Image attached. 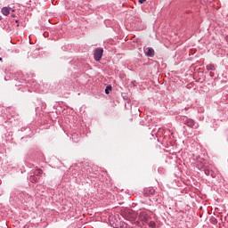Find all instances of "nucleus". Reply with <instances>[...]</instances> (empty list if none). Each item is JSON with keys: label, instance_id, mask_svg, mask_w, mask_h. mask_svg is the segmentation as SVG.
I'll return each instance as SVG.
<instances>
[{"label": "nucleus", "instance_id": "8", "mask_svg": "<svg viewBox=\"0 0 228 228\" xmlns=\"http://www.w3.org/2000/svg\"><path fill=\"white\" fill-rule=\"evenodd\" d=\"M145 195H154V190L153 189L146 190Z\"/></svg>", "mask_w": 228, "mask_h": 228}, {"label": "nucleus", "instance_id": "2", "mask_svg": "<svg viewBox=\"0 0 228 228\" xmlns=\"http://www.w3.org/2000/svg\"><path fill=\"white\" fill-rule=\"evenodd\" d=\"M149 215H147L146 212H141L140 215H139V220L141 222H144V223H147L149 222Z\"/></svg>", "mask_w": 228, "mask_h": 228}, {"label": "nucleus", "instance_id": "1", "mask_svg": "<svg viewBox=\"0 0 228 228\" xmlns=\"http://www.w3.org/2000/svg\"><path fill=\"white\" fill-rule=\"evenodd\" d=\"M102 53H104V50L102 48H97L94 52V60L96 61H101V58H102Z\"/></svg>", "mask_w": 228, "mask_h": 228}, {"label": "nucleus", "instance_id": "15", "mask_svg": "<svg viewBox=\"0 0 228 228\" xmlns=\"http://www.w3.org/2000/svg\"><path fill=\"white\" fill-rule=\"evenodd\" d=\"M0 61H3V58L0 57Z\"/></svg>", "mask_w": 228, "mask_h": 228}, {"label": "nucleus", "instance_id": "7", "mask_svg": "<svg viewBox=\"0 0 228 228\" xmlns=\"http://www.w3.org/2000/svg\"><path fill=\"white\" fill-rule=\"evenodd\" d=\"M207 70H216L215 65L213 64H208L206 67Z\"/></svg>", "mask_w": 228, "mask_h": 228}, {"label": "nucleus", "instance_id": "5", "mask_svg": "<svg viewBox=\"0 0 228 228\" xmlns=\"http://www.w3.org/2000/svg\"><path fill=\"white\" fill-rule=\"evenodd\" d=\"M186 126H188L189 127H195V121H194V120H191V119H189V120L186 122Z\"/></svg>", "mask_w": 228, "mask_h": 228}, {"label": "nucleus", "instance_id": "6", "mask_svg": "<svg viewBox=\"0 0 228 228\" xmlns=\"http://www.w3.org/2000/svg\"><path fill=\"white\" fill-rule=\"evenodd\" d=\"M38 179L39 178L37 177V175H35L30 176V182L31 183H38Z\"/></svg>", "mask_w": 228, "mask_h": 228}, {"label": "nucleus", "instance_id": "14", "mask_svg": "<svg viewBox=\"0 0 228 228\" xmlns=\"http://www.w3.org/2000/svg\"><path fill=\"white\" fill-rule=\"evenodd\" d=\"M225 40H226V42H228V36L225 37Z\"/></svg>", "mask_w": 228, "mask_h": 228}, {"label": "nucleus", "instance_id": "11", "mask_svg": "<svg viewBox=\"0 0 228 228\" xmlns=\"http://www.w3.org/2000/svg\"><path fill=\"white\" fill-rule=\"evenodd\" d=\"M149 227H152V228L156 227V223L154 221H151L149 223Z\"/></svg>", "mask_w": 228, "mask_h": 228}, {"label": "nucleus", "instance_id": "9", "mask_svg": "<svg viewBox=\"0 0 228 228\" xmlns=\"http://www.w3.org/2000/svg\"><path fill=\"white\" fill-rule=\"evenodd\" d=\"M42 173H43L42 169H37L34 173V175L36 176L42 175Z\"/></svg>", "mask_w": 228, "mask_h": 228}, {"label": "nucleus", "instance_id": "13", "mask_svg": "<svg viewBox=\"0 0 228 228\" xmlns=\"http://www.w3.org/2000/svg\"><path fill=\"white\" fill-rule=\"evenodd\" d=\"M210 76H211V77L215 76V73L210 72Z\"/></svg>", "mask_w": 228, "mask_h": 228}, {"label": "nucleus", "instance_id": "3", "mask_svg": "<svg viewBox=\"0 0 228 228\" xmlns=\"http://www.w3.org/2000/svg\"><path fill=\"white\" fill-rule=\"evenodd\" d=\"M144 53L146 56H150V58H152V56H154V49H152L151 47L144 48Z\"/></svg>", "mask_w": 228, "mask_h": 228}, {"label": "nucleus", "instance_id": "12", "mask_svg": "<svg viewBox=\"0 0 228 228\" xmlns=\"http://www.w3.org/2000/svg\"><path fill=\"white\" fill-rule=\"evenodd\" d=\"M145 1H147V0H139V3H140V4H143V3H145Z\"/></svg>", "mask_w": 228, "mask_h": 228}, {"label": "nucleus", "instance_id": "4", "mask_svg": "<svg viewBox=\"0 0 228 228\" xmlns=\"http://www.w3.org/2000/svg\"><path fill=\"white\" fill-rule=\"evenodd\" d=\"M2 13H3V15H5V16L10 15V8H8V7H4V8L2 9Z\"/></svg>", "mask_w": 228, "mask_h": 228}, {"label": "nucleus", "instance_id": "10", "mask_svg": "<svg viewBox=\"0 0 228 228\" xmlns=\"http://www.w3.org/2000/svg\"><path fill=\"white\" fill-rule=\"evenodd\" d=\"M111 89H112L111 86H108L106 87V89H105V94H106L107 95L110 94V92H111Z\"/></svg>", "mask_w": 228, "mask_h": 228}]
</instances>
